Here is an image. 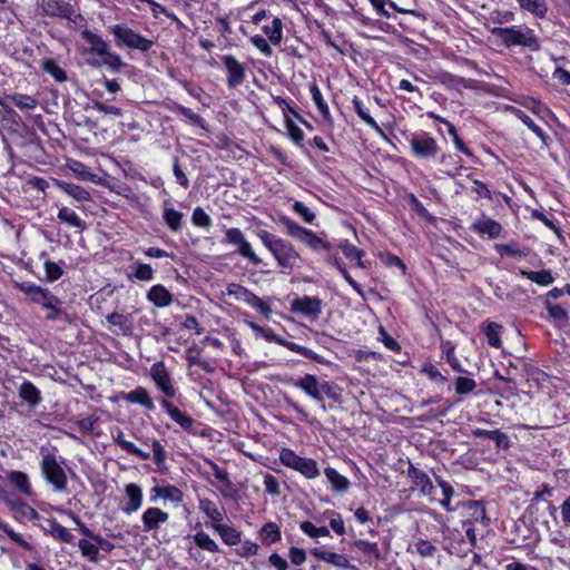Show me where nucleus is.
<instances>
[{
	"instance_id": "9",
	"label": "nucleus",
	"mask_w": 570,
	"mask_h": 570,
	"mask_svg": "<svg viewBox=\"0 0 570 570\" xmlns=\"http://www.w3.org/2000/svg\"><path fill=\"white\" fill-rule=\"evenodd\" d=\"M223 242L236 246L237 253L248 259L253 265H259L262 263V259L255 254L239 228H228L225 232Z\"/></svg>"
},
{
	"instance_id": "26",
	"label": "nucleus",
	"mask_w": 570,
	"mask_h": 570,
	"mask_svg": "<svg viewBox=\"0 0 570 570\" xmlns=\"http://www.w3.org/2000/svg\"><path fill=\"white\" fill-rule=\"evenodd\" d=\"M112 438L115 443L129 454H132L144 461H147L151 458L149 452L139 449L138 446H136V444L126 440L122 431L118 430Z\"/></svg>"
},
{
	"instance_id": "42",
	"label": "nucleus",
	"mask_w": 570,
	"mask_h": 570,
	"mask_svg": "<svg viewBox=\"0 0 570 570\" xmlns=\"http://www.w3.org/2000/svg\"><path fill=\"white\" fill-rule=\"evenodd\" d=\"M309 91L312 95V99H313L314 104L316 105L318 111L321 112V115L324 117L325 120L330 121L331 120L330 108H328L326 101L324 100L318 86L316 83H312L309 87Z\"/></svg>"
},
{
	"instance_id": "55",
	"label": "nucleus",
	"mask_w": 570,
	"mask_h": 570,
	"mask_svg": "<svg viewBox=\"0 0 570 570\" xmlns=\"http://www.w3.org/2000/svg\"><path fill=\"white\" fill-rule=\"evenodd\" d=\"M494 248L501 256H513L523 258L527 257L528 255L527 249H521L517 247L515 244H495Z\"/></svg>"
},
{
	"instance_id": "50",
	"label": "nucleus",
	"mask_w": 570,
	"mask_h": 570,
	"mask_svg": "<svg viewBox=\"0 0 570 570\" xmlns=\"http://www.w3.org/2000/svg\"><path fill=\"white\" fill-rule=\"evenodd\" d=\"M194 542L197 547L212 553L219 552L218 544L204 531H198L194 535Z\"/></svg>"
},
{
	"instance_id": "34",
	"label": "nucleus",
	"mask_w": 570,
	"mask_h": 570,
	"mask_svg": "<svg viewBox=\"0 0 570 570\" xmlns=\"http://www.w3.org/2000/svg\"><path fill=\"white\" fill-rule=\"evenodd\" d=\"M520 274L541 286H548L554 282L553 275L549 269H542L538 272L520 269Z\"/></svg>"
},
{
	"instance_id": "56",
	"label": "nucleus",
	"mask_w": 570,
	"mask_h": 570,
	"mask_svg": "<svg viewBox=\"0 0 570 570\" xmlns=\"http://www.w3.org/2000/svg\"><path fill=\"white\" fill-rule=\"evenodd\" d=\"M62 301L59 298L58 303H53L51 307L47 309L49 313L46 315L47 321H58L63 320L67 323H71V317L68 313L62 309Z\"/></svg>"
},
{
	"instance_id": "59",
	"label": "nucleus",
	"mask_w": 570,
	"mask_h": 570,
	"mask_svg": "<svg viewBox=\"0 0 570 570\" xmlns=\"http://www.w3.org/2000/svg\"><path fill=\"white\" fill-rule=\"evenodd\" d=\"M163 499L179 505L184 500V492L176 485H164Z\"/></svg>"
},
{
	"instance_id": "6",
	"label": "nucleus",
	"mask_w": 570,
	"mask_h": 570,
	"mask_svg": "<svg viewBox=\"0 0 570 570\" xmlns=\"http://www.w3.org/2000/svg\"><path fill=\"white\" fill-rule=\"evenodd\" d=\"M279 461L283 465L298 471L307 479H315L320 475V469L315 460L302 458L291 449H283L281 451Z\"/></svg>"
},
{
	"instance_id": "29",
	"label": "nucleus",
	"mask_w": 570,
	"mask_h": 570,
	"mask_svg": "<svg viewBox=\"0 0 570 570\" xmlns=\"http://www.w3.org/2000/svg\"><path fill=\"white\" fill-rule=\"evenodd\" d=\"M57 218L60 223H65L70 227L76 228L79 233H82L86 229V222L82 220L75 210L62 206L57 215Z\"/></svg>"
},
{
	"instance_id": "12",
	"label": "nucleus",
	"mask_w": 570,
	"mask_h": 570,
	"mask_svg": "<svg viewBox=\"0 0 570 570\" xmlns=\"http://www.w3.org/2000/svg\"><path fill=\"white\" fill-rule=\"evenodd\" d=\"M37 6L46 17L70 18L72 14V6L62 0H37Z\"/></svg>"
},
{
	"instance_id": "47",
	"label": "nucleus",
	"mask_w": 570,
	"mask_h": 570,
	"mask_svg": "<svg viewBox=\"0 0 570 570\" xmlns=\"http://www.w3.org/2000/svg\"><path fill=\"white\" fill-rule=\"evenodd\" d=\"M261 538L263 543L272 544L281 540V531L276 523L267 522L261 529Z\"/></svg>"
},
{
	"instance_id": "30",
	"label": "nucleus",
	"mask_w": 570,
	"mask_h": 570,
	"mask_svg": "<svg viewBox=\"0 0 570 570\" xmlns=\"http://www.w3.org/2000/svg\"><path fill=\"white\" fill-rule=\"evenodd\" d=\"M142 444L149 445L153 449V460L157 465L158 470H163L165 468V463L167 460V451L164 445L156 439H139Z\"/></svg>"
},
{
	"instance_id": "3",
	"label": "nucleus",
	"mask_w": 570,
	"mask_h": 570,
	"mask_svg": "<svg viewBox=\"0 0 570 570\" xmlns=\"http://www.w3.org/2000/svg\"><path fill=\"white\" fill-rule=\"evenodd\" d=\"M278 223L286 228L287 234L291 237L304 243L312 250L330 252L332 249V245L327 240L321 238L313 230L302 227L301 225H298L296 222L288 218L287 216H281L278 219Z\"/></svg>"
},
{
	"instance_id": "20",
	"label": "nucleus",
	"mask_w": 570,
	"mask_h": 570,
	"mask_svg": "<svg viewBox=\"0 0 570 570\" xmlns=\"http://www.w3.org/2000/svg\"><path fill=\"white\" fill-rule=\"evenodd\" d=\"M161 406L165 409L166 413L174 420L177 424H179L185 431H190L195 420L180 411L178 407L174 406L169 401L163 400Z\"/></svg>"
},
{
	"instance_id": "32",
	"label": "nucleus",
	"mask_w": 570,
	"mask_h": 570,
	"mask_svg": "<svg viewBox=\"0 0 570 570\" xmlns=\"http://www.w3.org/2000/svg\"><path fill=\"white\" fill-rule=\"evenodd\" d=\"M512 114L520 119L544 145H548L549 137L548 135L542 130L541 127H539L530 116H528L524 111L521 109L511 108Z\"/></svg>"
},
{
	"instance_id": "35",
	"label": "nucleus",
	"mask_w": 570,
	"mask_h": 570,
	"mask_svg": "<svg viewBox=\"0 0 570 570\" xmlns=\"http://www.w3.org/2000/svg\"><path fill=\"white\" fill-rule=\"evenodd\" d=\"M503 326L495 322H487L483 328V332L487 336V341L489 345L495 348H500L502 346V341L500 335L502 333Z\"/></svg>"
},
{
	"instance_id": "62",
	"label": "nucleus",
	"mask_w": 570,
	"mask_h": 570,
	"mask_svg": "<svg viewBox=\"0 0 570 570\" xmlns=\"http://www.w3.org/2000/svg\"><path fill=\"white\" fill-rule=\"evenodd\" d=\"M43 266H45L46 278L49 282L58 281L63 274L62 268L55 262L47 261V262H45Z\"/></svg>"
},
{
	"instance_id": "49",
	"label": "nucleus",
	"mask_w": 570,
	"mask_h": 570,
	"mask_svg": "<svg viewBox=\"0 0 570 570\" xmlns=\"http://www.w3.org/2000/svg\"><path fill=\"white\" fill-rule=\"evenodd\" d=\"M41 67L56 81L63 82V81L67 80L66 71L53 59H46V60H43Z\"/></svg>"
},
{
	"instance_id": "54",
	"label": "nucleus",
	"mask_w": 570,
	"mask_h": 570,
	"mask_svg": "<svg viewBox=\"0 0 570 570\" xmlns=\"http://www.w3.org/2000/svg\"><path fill=\"white\" fill-rule=\"evenodd\" d=\"M0 530L4 532L13 542H16L19 547L24 550H32L33 547L26 541L21 534L16 532L9 524L0 520Z\"/></svg>"
},
{
	"instance_id": "53",
	"label": "nucleus",
	"mask_w": 570,
	"mask_h": 570,
	"mask_svg": "<svg viewBox=\"0 0 570 570\" xmlns=\"http://www.w3.org/2000/svg\"><path fill=\"white\" fill-rule=\"evenodd\" d=\"M11 507L22 517V518H26L30 521H35V520H39L40 519V514L38 513V511L36 509H33L31 505H29L28 503L21 501V500H16L13 502H11Z\"/></svg>"
},
{
	"instance_id": "24",
	"label": "nucleus",
	"mask_w": 570,
	"mask_h": 570,
	"mask_svg": "<svg viewBox=\"0 0 570 570\" xmlns=\"http://www.w3.org/2000/svg\"><path fill=\"white\" fill-rule=\"evenodd\" d=\"M81 37L83 40H86L90 45V50H89L90 53H95L101 58L104 55H106L109 51L108 43L99 35H97L88 29H85L81 32Z\"/></svg>"
},
{
	"instance_id": "58",
	"label": "nucleus",
	"mask_w": 570,
	"mask_h": 570,
	"mask_svg": "<svg viewBox=\"0 0 570 570\" xmlns=\"http://www.w3.org/2000/svg\"><path fill=\"white\" fill-rule=\"evenodd\" d=\"M191 222L195 226L208 229L212 226L210 216L202 208L196 207L191 215Z\"/></svg>"
},
{
	"instance_id": "46",
	"label": "nucleus",
	"mask_w": 570,
	"mask_h": 570,
	"mask_svg": "<svg viewBox=\"0 0 570 570\" xmlns=\"http://www.w3.org/2000/svg\"><path fill=\"white\" fill-rule=\"evenodd\" d=\"M338 247L342 249L343 254L351 261H355V264L357 267L363 268L364 263L362 261V257L364 255V252L356 248L354 245L348 243L347 240H343L340 243Z\"/></svg>"
},
{
	"instance_id": "52",
	"label": "nucleus",
	"mask_w": 570,
	"mask_h": 570,
	"mask_svg": "<svg viewBox=\"0 0 570 570\" xmlns=\"http://www.w3.org/2000/svg\"><path fill=\"white\" fill-rule=\"evenodd\" d=\"M78 548L81 554L87 558L90 562H98L99 560V547L96 543L87 539H81L78 542Z\"/></svg>"
},
{
	"instance_id": "11",
	"label": "nucleus",
	"mask_w": 570,
	"mask_h": 570,
	"mask_svg": "<svg viewBox=\"0 0 570 570\" xmlns=\"http://www.w3.org/2000/svg\"><path fill=\"white\" fill-rule=\"evenodd\" d=\"M150 376L166 397L170 399L175 396L176 390L171 384V379L164 362L153 364L150 368Z\"/></svg>"
},
{
	"instance_id": "14",
	"label": "nucleus",
	"mask_w": 570,
	"mask_h": 570,
	"mask_svg": "<svg viewBox=\"0 0 570 570\" xmlns=\"http://www.w3.org/2000/svg\"><path fill=\"white\" fill-rule=\"evenodd\" d=\"M318 382L320 380L317 376L313 374H305L297 380H293L292 383L295 387L301 389L306 395L320 403L322 409L325 410L324 397L318 393Z\"/></svg>"
},
{
	"instance_id": "13",
	"label": "nucleus",
	"mask_w": 570,
	"mask_h": 570,
	"mask_svg": "<svg viewBox=\"0 0 570 570\" xmlns=\"http://www.w3.org/2000/svg\"><path fill=\"white\" fill-rule=\"evenodd\" d=\"M309 553L318 560L324 561L333 567L356 570V567L351 564L348 557L345 554L336 553L330 550H323L320 548L311 549Z\"/></svg>"
},
{
	"instance_id": "21",
	"label": "nucleus",
	"mask_w": 570,
	"mask_h": 570,
	"mask_svg": "<svg viewBox=\"0 0 570 570\" xmlns=\"http://www.w3.org/2000/svg\"><path fill=\"white\" fill-rule=\"evenodd\" d=\"M205 462L210 466L214 472V475L217 480H219L225 489H222V494L224 498H233L237 492L234 483L230 481L227 471L219 468L213 460L206 459Z\"/></svg>"
},
{
	"instance_id": "40",
	"label": "nucleus",
	"mask_w": 570,
	"mask_h": 570,
	"mask_svg": "<svg viewBox=\"0 0 570 570\" xmlns=\"http://www.w3.org/2000/svg\"><path fill=\"white\" fill-rule=\"evenodd\" d=\"M263 31L272 45H281L283 39V22L279 18H274L272 26H264Z\"/></svg>"
},
{
	"instance_id": "38",
	"label": "nucleus",
	"mask_w": 570,
	"mask_h": 570,
	"mask_svg": "<svg viewBox=\"0 0 570 570\" xmlns=\"http://www.w3.org/2000/svg\"><path fill=\"white\" fill-rule=\"evenodd\" d=\"M199 509L209 519L213 520V523H220L224 519V511L219 510L216 504L208 498H203L199 500Z\"/></svg>"
},
{
	"instance_id": "18",
	"label": "nucleus",
	"mask_w": 570,
	"mask_h": 570,
	"mask_svg": "<svg viewBox=\"0 0 570 570\" xmlns=\"http://www.w3.org/2000/svg\"><path fill=\"white\" fill-rule=\"evenodd\" d=\"M126 504L122 507V511L127 514H131L138 511L142 504V490L136 483H129L125 488Z\"/></svg>"
},
{
	"instance_id": "7",
	"label": "nucleus",
	"mask_w": 570,
	"mask_h": 570,
	"mask_svg": "<svg viewBox=\"0 0 570 570\" xmlns=\"http://www.w3.org/2000/svg\"><path fill=\"white\" fill-rule=\"evenodd\" d=\"M411 153L419 159H435L440 153V146L429 132L421 131L409 138Z\"/></svg>"
},
{
	"instance_id": "60",
	"label": "nucleus",
	"mask_w": 570,
	"mask_h": 570,
	"mask_svg": "<svg viewBox=\"0 0 570 570\" xmlns=\"http://www.w3.org/2000/svg\"><path fill=\"white\" fill-rule=\"evenodd\" d=\"M476 383L472 379L459 376L455 380V392L460 395L471 393L474 391Z\"/></svg>"
},
{
	"instance_id": "1",
	"label": "nucleus",
	"mask_w": 570,
	"mask_h": 570,
	"mask_svg": "<svg viewBox=\"0 0 570 570\" xmlns=\"http://www.w3.org/2000/svg\"><path fill=\"white\" fill-rule=\"evenodd\" d=\"M257 236L281 267L293 269L295 263L299 259V254L289 242L278 238L265 229L258 230Z\"/></svg>"
},
{
	"instance_id": "16",
	"label": "nucleus",
	"mask_w": 570,
	"mask_h": 570,
	"mask_svg": "<svg viewBox=\"0 0 570 570\" xmlns=\"http://www.w3.org/2000/svg\"><path fill=\"white\" fill-rule=\"evenodd\" d=\"M169 514L159 508L151 507L146 509L141 515L142 530L145 532L156 531L160 524L166 523Z\"/></svg>"
},
{
	"instance_id": "10",
	"label": "nucleus",
	"mask_w": 570,
	"mask_h": 570,
	"mask_svg": "<svg viewBox=\"0 0 570 570\" xmlns=\"http://www.w3.org/2000/svg\"><path fill=\"white\" fill-rule=\"evenodd\" d=\"M222 62L227 71V85L229 88H236L245 80V67L234 56L225 55Z\"/></svg>"
},
{
	"instance_id": "36",
	"label": "nucleus",
	"mask_w": 570,
	"mask_h": 570,
	"mask_svg": "<svg viewBox=\"0 0 570 570\" xmlns=\"http://www.w3.org/2000/svg\"><path fill=\"white\" fill-rule=\"evenodd\" d=\"M324 474L334 490L340 492L347 491L350 487L348 479L340 474L335 469L326 468L324 470Z\"/></svg>"
},
{
	"instance_id": "37",
	"label": "nucleus",
	"mask_w": 570,
	"mask_h": 570,
	"mask_svg": "<svg viewBox=\"0 0 570 570\" xmlns=\"http://www.w3.org/2000/svg\"><path fill=\"white\" fill-rule=\"evenodd\" d=\"M48 532L58 541L71 543L75 539L73 534L55 519L48 520Z\"/></svg>"
},
{
	"instance_id": "2",
	"label": "nucleus",
	"mask_w": 570,
	"mask_h": 570,
	"mask_svg": "<svg viewBox=\"0 0 570 570\" xmlns=\"http://www.w3.org/2000/svg\"><path fill=\"white\" fill-rule=\"evenodd\" d=\"M40 470L41 474L56 492H65L67 490V474L62 466L63 460L59 461L56 454L48 449H40Z\"/></svg>"
},
{
	"instance_id": "33",
	"label": "nucleus",
	"mask_w": 570,
	"mask_h": 570,
	"mask_svg": "<svg viewBox=\"0 0 570 570\" xmlns=\"http://www.w3.org/2000/svg\"><path fill=\"white\" fill-rule=\"evenodd\" d=\"M57 186L67 195L72 197L75 200L83 203L89 202L91 196L88 190L83 187L67 183V181H57Z\"/></svg>"
},
{
	"instance_id": "19",
	"label": "nucleus",
	"mask_w": 570,
	"mask_h": 570,
	"mask_svg": "<svg viewBox=\"0 0 570 570\" xmlns=\"http://www.w3.org/2000/svg\"><path fill=\"white\" fill-rule=\"evenodd\" d=\"M472 230L480 235H488L489 238L494 239L500 236L502 226L494 219L483 217L472 224Z\"/></svg>"
},
{
	"instance_id": "64",
	"label": "nucleus",
	"mask_w": 570,
	"mask_h": 570,
	"mask_svg": "<svg viewBox=\"0 0 570 570\" xmlns=\"http://www.w3.org/2000/svg\"><path fill=\"white\" fill-rule=\"evenodd\" d=\"M415 550L421 557L428 558L433 557L436 551V547L426 539H419L415 543Z\"/></svg>"
},
{
	"instance_id": "31",
	"label": "nucleus",
	"mask_w": 570,
	"mask_h": 570,
	"mask_svg": "<svg viewBox=\"0 0 570 570\" xmlns=\"http://www.w3.org/2000/svg\"><path fill=\"white\" fill-rule=\"evenodd\" d=\"M517 2L521 9L530 12L535 18L543 19L549 11L546 0H517Z\"/></svg>"
},
{
	"instance_id": "4",
	"label": "nucleus",
	"mask_w": 570,
	"mask_h": 570,
	"mask_svg": "<svg viewBox=\"0 0 570 570\" xmlns=\"http://www.w3.org/2000/svg\"><path fill=\"white\" fill-rule=\"evenodd\" d=\"M493 33L497 35L501 42L508 48L513 46H521L531 50H539L540 48L539 39L530 28H497L493 30Z\"/></svg>"
},
{
	"instance_id": "5",
	"label": "nucleus",
	"mask_w": 570,
	"mask_h": 570,
	"mask_svg": "<svg viewBox=\"0 0 570 570\" xmlns=\"http://www.w3.org/2000/svg\"><path fill=\"white\" fill-rule=\"evenodd\" d=\"M110 32L115 36L117 46H126L130 49H137L141 52H148L153 46L154 41L145 38L144 36L137 33L135 30L129 28L125 23H118L109 27Z\"/></svg>"
},
{
	"instance_id": "28",
	"label": "nucleus",
	"mask_w": 570,
	"mask_h": 570,
	"mask_svg": "<svg viewBox=\"0 0 570 570\" xmlns=\"http://www.w3.org/2000/svg\"><path fill=\"white\" fill-rule=\"evenodd\" d=\"M163 220L173 233H179L184 227V214L173 207L164 208Z\"/></svg>"
},
{
	"instance_id": "61",
	"label": "nucleus",
	"mask_w": 570,
	"mask_h": 570,
	"mask_svg": "<svg viewBox=\"0 0 570 570\" xmlns=\"http://www.w3.org/2000/svg\"><path fill=\"white\" fill-rule=\"evenodd\" d=\"M469 508L473 510L472 517L475 521H481L484 524L490 522V519L487 517L485 507L480 501H470Z\"/></svg>"
},
{
	"instance_id": "22",
	"label": "nucleus",
	"mask_w": 570,
	"mask_h": 570,
	"mask_svg": "<svg viewBox=\"0 0 570 570\" xmlns=\"http://www.w3.org/2000/svg\"><path fill=\"white\" fill-rule=\"evenodd\" d=\"M210 527L219 534L225 544L237 546L242 542V532L235 527L223 523H212Z\"/></svg>"
},
{
	"instance_id": "27",
	"label": "nucleus",
	"mask_w": 570,
	"mask_h": 570,
	"mask_svg": "<svg viewBox=\"0 0 570 570\" xmlns=\"http://www.w3.org/2000/svg\"><path fill=\"white\" fill-rule=\"evenodd\" d=\"M88 63L92 67L106 66L114 72H118L121 68L127 66L118 53L111 52L110 50L101 57V60L90 59Z\"/></svg>"
},
{
	"instance_id": "8",
	"label": "nucleus",
	"mask_w": 570,
	"mask_h": 570,
	"mask_svg": "<svg viewBox=\"0 0 570 570\" xmlns=\"http://www.w3.org/2000/svg\"><path fill=\"white\" fill-rule=\"evenodd\" d=\"M16 286L24 293L31 302L40 305L45 309L51 307L53 303H58L59 297L52 294L49 288L30 282L17 283Z\"/></svg>"
},
{
	"instance_id": "44",
	"label": "nucleus",
	"mask_w": 570,
	"mask_h": 570,
	"mask_svg": "<svg viewBox=\"0 0 570 570\" xmlns=\"http://www.w3.org/2000/svg\"><path fill=\"white\" fill-rule=\"evenodd\" d=\"M353 106H354L355 112L363 121H365L376 132H379L380 135H383V130L381 129V127L377 125V122L374 120V118L371 117L367 109H365L363 107L362 101L357 97H354Z\"/></svg>"
},
{
	"instance_id": "48",
	"label": "nucleus",
	"mask_w": 570,
	"mask_h": 570,
	"mask_svg": "<svg viewBox=\"0 0 570 570\" xmlns=\"http://www.w3.org/2000/svg\"><path fill=\"white\" fill-rule=\"evenodd\" d=\"M106 320L110 325L117 326L124 335L131 333L132 327L126 315L114 312L107 315Z\"/></svg>"
},
{
	"instance_id": "41",
	"label": "nucleus",
	"mask_w": 570,
	"mask_h": 570,
	"mask_svg": "<svg viewBox=\"0 0 570 570\" xmlns=\"http://www.w3.org/2000/svg\"><path fill=\"white\" fill-rule=\"evenodd\" d=\"M10 482L23 494L31 495L32 490L29 483V478L26 473L20 471H11L8 474Z\"/></svg>"
},
{
	"instance_id": "23",
	"label": "nucleus",
	"mask_w": 570,
	"mask_h": 570,
	"mask_svg": "<svg viewBox=\"0 0 570 570\" xmlns=\"http://www.w3.org/2000/svg\"><path fill=\"white\" fill-rule=\"evenodd\" d=\"M147 299L156 307H167L173 303V295L165 286L157 284L148 291Z\"/></svg>"
},
{
	"instance_id": "63",
	"label": "nucleus",
	"mask_w": 570,
	"mask_h": 570,
	"mask_svg": "<svg viewBox=\"0 0 570 570\" xmlns=\"http://www.w3.org/2000/svg\"><path fill=\"white\" fill-rule=\"evenodd\" d=\"M544 307L553 320L563 322L568 320V313L561 305L552 304L550 301H546Z\"/></svg>"
},
{
	"instance_id": "15",
	"label": "nucleus",
	"mask_w": 570,
	"mask_h": 570,
	"mask_svg": "<svg viewBox=\"0 0 570 570\" xmlns=\"http://www.w3.org/2000/svg\"><path fill=\"white\" fill-rule=\"evenodd\" d=\"M292 311L316 318L322 312V302L318 297H298L292 303Z\"/></svg>"
},
{
	"instance_id": "25",
	"label": "nucleus",
	"mask_w": 570,
	"mask_h": 570,
	"mask_svg": "<svg viewBox=\"0 0 570 570\" xmlns=\"http://www.w3.org/2000/svg\"><path fill=\"white\" fill-rule=\"evenodd\" d=\"M19 396L30 407H36L40 404L42 397L39 389L30 381H24L19 387Z\"/></svg>"
},
{
	"instance_id": "57",
	"label": "nucleus",
	"mask_w": 570,
	"mask_h": 570,
	"mask_svg": "<svg viewBox=\"0 0 570 570\" xmlns=\"http://www.w3.org/2000/svg\"><path fill=\"white\" fill-rule=\"evenodd\" d=\"M9 99L20 109H35L38 105L36 98L24 94H13Z\"/></svg>"
},
{
	"instance_id": "45",
	"label": "nucleus",
	"mask_w": 570,
	"mask_h": 570,
	"mask_svg": "<svg viewBox=\"0 0 570 570\" xmlns=\"http://www.w3.org/2000/svg\"><path fill=\"white\" fill-rule=\"evenodd\" d=\"M353 547L361 551L364 556L371 557L374 560H381L382 556L377 543L368 542L366 540H356L353 542Z\"/></svg>"
},
{
	"instance_id": "39",
	"label": "nucleus",
	"mask_w": 570,
	"mask_h": 570,
	"mask_svg": "<svg viewBox=\"0 0 570 570\" xmlns=\"http://www.w3.org/2000/svg\"><path fill=\"white\" fill-rule=\"evenodd\" d=\"M227 294L229 296H234L236 299L244 301L245 303H247L250 306L253 305V303L255 302V298L257 297V295H255L253 292H250L246 287H244L239 284H235V283H232L227 286Z\"/></svg>"
},
{
	"instance_id": "43",
	"label": "nucleus",
	"mask_w": 570,
	"mask_h": 570,
	"mask_svg": "<svg viewBox=\"0 0 570 570\" xmlns=\"http://www.w3.org/2000/svg\"><path fill=\"white\" fill-rule=\"evenodd\" d=\"M126 400L131 403L140 404L145 406L147 410H153L155 407L149 393L145 389H137L135 391L129 392L126 395Z\"/></svg>"
},
{
	"instance_id": "51",
	"label": "nucleus",
	"mask_w": 570,
	"mask_h": 570,
	"mask_svg": "<svg viewBox=\"0 0 570 570\" xmlns=\"http://www.w3.org/2000/svg\"><path fill=\"white\" fill-rule=\"evenodd\" d=\"M435 480L439 487L441 488L443 494V499L440 501V504L448 512L454 511V509L451 507V499L454 494V489L452 488L451 484H449L446 481L439 476H436Z\"/></svg>"
},
{
	"instance_id": "17",
	"label": "nucleus",
	"mask_w": 570,
	"mask_h": 570,
	"mask_svg": "<svg viewBox=\"0 0 570 570\" xmlns=\"http://www.w3.org/2000/svg\"><path fill=\"white\" fill-rule=\"evenodd\" d=\"M407 475L412 483L420 490L422 495H431L433 493L434 485L430 476L424 471L410 463Z\"/></svg>"
}]
</instances>
